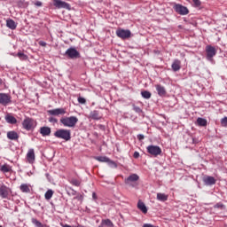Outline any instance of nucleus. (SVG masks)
Instances as JSON below:
<instances>
[{
	"instance_id": "aec40b11",
	"label": "nucleus",
	"mask_w": 227,
	"mask_h": 227,
	"mask_svg": "<svg viewBox=\"0 0 227 227\" xmlns=\"http://www.w3.org/2000/svg\"><path fill=\"white\" fill-rule=\"evenodd\" d=\"M7 137L11 141H17L19 139V134L16 131H9L7 132Z\"/></svg>"
},
{
	"instance_id": "37998d69",
	"label": "nucleus",
	"mask_w": 227,
	"mask_h": 227,
	"mask_svg": "<svg viewBox=\"0 0 227 227\" xmlns=\"http://www.w3.org/2000/svg\"><path fill=\"white\" fill-rule=\"evenodd\" d=\"M133 157H134V159H139V152H135L134 153H133Z\"/></svg>"
},
{
	"instance_id": "a211bd4d",
	"label": "nucleus",
	"mask_w": 227,
	"mask_h": 227,
	"mask_svg": "<svg viewBox=\"0 0 227 227\" xmlns=\"http://www.w3.org/2000/svg\"><path fill=\"white\" fill-rule=\"evenodd\" d=\"M137 208L138 210H141L144 214H148V207H146L145 202L141 200H138L137 202Z\"/></svg>"
},
{
	"instance_id": "a878e982",
	"label": "nucleus",
	"mask_w": 227,
	"mask_h": 227,
	"mask_svg": "<svg viewBox=\"0 0 227 227\" xmlns=\"http://www.w3.org/2000/svg\"><path fill=\"white\" fill-rule=\"evenodd\" d=\"M90 118L92 120H100V118H102V116H100V114L98 113V111L94 110L90 113Z\"/></svg>"
},
{
	"instance_id": "f257e3e1",
	"label": "nucleus",
	"mask_w": 227,
	"mask_h": 227,
	"mask_svg": "<svg viewBox=\"0 0 227 227\" xmlns=\"http://www.w3.org/2000/svg\"><path fill=\"white\" fill-rule=\"evenodd\" d=\"M79 119L75 116L62 117L60 119V123L63 124L64 127H68L69 129H74Z\"/></svg>"
},
{
	"instance_id": "f03ea898",
	"label": "nucleus",
	"mask_w": 227,
	"mask_h": 227,
	"mask_svg": "<svg viewBox=\"0 0 227 227\" xmlns=\"http://www.w3.org/2000/svg\"><path fill=\"white\" fill-rule=\"evenodd\" d=\"M54 137L58 139H64V141H70L72 133L70 129H60L54 133Z\"/></svg>"
},
{
	"instance_id": "0eeeda50",
	"label": "nucleus",
	"mask_w": 227,
	"mask_h": 227,
	"mask_svg": "<svg viewBox=\"0 0 227 227\" xmlns=\"http://www.w3.org/2000/svg\"><path fill=\"white\" fill-rule=\"evenodd\" d=\"M115 33L118 38H121V40H127V38L132 36V33L129 29L119 28Z\"/></svg>"
},
{
	"instance_id": "39448f33",
	"label": "nucleus",
	"mask_w": 227,
	"mask_h": 227,
	"mask_svg": "<svg viewBox=\"0 0 227 227\" xmlns=\"http://www.w3.org/2000/svg\"><path fill=\"white\" fill-rule=\"evenodd\" d=\"M217 54V50L212 45L206 46V58L207 61H213L214 57Z\"/></svg>"
},
{
	"instance_id": "393cba45",
	"label": "nucleus",
	"mask_w": 227,
	"mask_h": 227,
	"mask_svg": "<svg viewBox=\"0 0 227 227\" xmlns=\"http://www.w3.org/2000/svg\"><path fill=\"white\" fill-rule=\"evenodd\" d=\"M0 171H2V173H10L12 167L8 164H4L0 167Z\"/></svg>"
},
{
	"instance_id": "4c0bfd02",
	"label": "nucleus",
	"mask_w": 227,
	"mask_h": 227,
	"mask_svg": "<svg viewBox=\"0 0 227 227\" xmlns=\"http://www.w3.org/2000/svg\"><path fill=\"white\" fill-rule=\"evenodd\" d=\"M221 125H222V127H227V117H223L221 120Z\"/></svg>"
},
{
	"instance_id": "20e7f679",
	"label": "nucleus",
	"mask_w": 227,
	"mask_h": 227,
	"mask_svg": "<svg viewBox=\"0 0 227 227\" xmlns=\"http://www.w3.org/2000/svg\"><path fill=\"white\" fill-rule=\"evenodd\" d=\"M64 56H67L69 59H77L81 58V53L75 48L70 47L66 51Z\"/></svg>"
},
{
	"instance_id": "7c9ffc66",
	"label": "nucleus",
	"mask_w": 227,
	"mask_h": 227,
	"mask_svg": "<svg viewBox=\"0 0 227 227\" xmlns=\"http://www.w3.org/2000/svg\"><path fill=\"white\" fill-rule=\"evenodd\" d=\"M21 61H26L27 59V55L24 54L23 52L20 51L16 55Z\"/></svg>"
},
{
	"instance_id": "c03bdc74",
	"label": "nucleus",
	"mask_w": 227,
	"mask_h": 227,
	"mask_svg": "<svg viewBox=\"0 0 227 227\" xmlns=\"http://www.w3.org/2000/svg\"><path fill=\"white\" fill-rule=\"evenodd\" d=\"M39 45H41V47H46L47 46V43H45L43 41H40L39 42Z\"/></svg>"
},
{
	"instance_id": "7ed1b4c3",
	"label": "nucleus",
	"mask_w": 227,
	"mask_h": 227,
	"mask_svg": "<svg viewBox=\"0 0 227 227\" xmlns=\"http://www.w3.org/2000/svg\"><path fill=\"white\" fill-rule=\"evenodd\" d=\"M22 127L25 130H33L36 127V121L32 118L26 117L22 121Z\"/></svg>"
},
{
	"instance_id": "e433bc0d",
	"label": "nucleus",
	"mask_w": 227,
	"mask_h": 227,
	"mask_svg": "<svg viewBox=\"0 0 227 227\" xmlns=\"http://www.w3.org/2000/svg\"><path fill=\"white\" fill-rule=\"evenodd\" d=\"M192 3L196 8L201 6V1L200 0H192Z\"/></svg>"
},
{
	"instance_id": "72a5a7b5",
	"label": "nucleus",
	"mask_w": 227,
	"mask_h": 227,
	"mask_svg": "<svg viewBox=\"0 0 227 227\" xmlns=\"http://www.w3.org/2000/svg\"><path fill=\"white\" fill-rule=\"evenodd\" d=\"M32 224H35V227H43V225L40 223V221L36 220V218H32Z\"/></svg>"
},
{
	"instance_id": "5701e85b",
	"label": "nucleus",
	"mask_w": 227,
	"mask_h": 227,
	"mask_svg": "<svg viewBox=\"0 0 227 227\" xmlns=\"http://www.w3.org/2000/svg\"><path fill=\"white\" fill-rule=\"evenodd\" d=\"M6 26L9 27V29H17V23L12 19H9L6 20Z\"/></svg>"
},
{
	"instance_id": "4be33fe9",
	"label": "nucleus",
	"mask_w": 227,
	"mask_h": 227,
	"mask_svg": "<svg viewBox=\"0 0 227 227\" xmlns=\"http://www.w3.org/2000/svg\"><path fill=\"white\" fill-rule=\"evenodd\" d=\"M99 226L114 227V223H113V221H111V219H103L101 221V225Z\"/></svg>"
},
{
	"instance_id": "de8ad7c7",
	"label": "nucleus",
	"mask_w": 227,
	"mask_h": 227,
	"mask_svg": "<svg viewBox=\"0 0 227 227\" xmlns=\"http://www.w3.org/2000/svg\"><path fill=\"white\" fill-rule=\"evenodd\" d=\"M92 200H97V193L95 192L92 193Z\"/></svg>"
},
{
	"instance_id": "9d476101",
	"label": "nucleus",
	"mask_w": 227,
	"mask_h": 227,
	"mask_svg": "<svg viewBox=\"0 0 227 227\" xmlns=\"http://www.w3.org/2000/svg\"><path fill=\"white\" fill-rule=\"evenodd\" d=\"M174 10L179 15H187L189 13V9H187V7H185L180 4H176L174 5Z\"/></svg>"
},
{
	"instance_id": "9b49d317",
	"label": "nucleus",
	"mask_w": 227,
	"mask_h": 227,
	"mask_svg": "<svg viewBox=\"0 0 227 227\" xmlns=\"http://www.w3.org/2000/svg\"><path fill=\"white\" fill-rule=\"evenodd\" d=\"M12 192V190L3 184L2 186H0V198H2L3 200H8V196H10V193Z\"/></svg>"
},
{
	"instance_id": "6ab92c4d",
	"label": "nucleus",
	"mask_w": 227,
	"mask_h": 227,
	"mask_svg": "<svg viewBox=\"0 0 227 227\" xmlns=\"http://www.w3.org/2000/svg\"><path fill=\"white\" fill-rule=\"evenodd\" d=\"M20 191H21V192L29 193L31 192V185L27 184H21L20 185Z\"/></svg>"
},
{
	"instance_id": "6e6552de",
	"label": "nucleus",
	"mask_w": 227,
	"mask_h": 227,
	"mask_svg": "<svg viewBox=\"0 0 227 227\" xmlns=\"http://www.w3.org/2000/svg\"><path fill=\"white\" fill-rule=\"evenodd\" d=\"M53 6L58 8V10H61L64 8L65 10H70L71 6L70 4L63 1V0H53Z\"/></svg>"
},
{
	"instance_id": "f3484780",
	"label": "nucleus",
	"mask_w": 227,
	"mask_h": 227,
	"mask_svg": "<svg viewBox=\"0 0 227 227\" xmlns=\"http://www.w3.org/2000/svg\"><path fill=\"white\" fill-rule=\"evenodd\" d=\"M155 88L160 97H164V95H166V88H164V86L158 84L155 86Z\"/></svg>"
},
{
	"instance_id": "2f4dec72",
	"label": "nucleus",
	"mask_w": 227,
	"mask_h": 227,
	"mask_svg": "<svg viewBox=\"0 0 227 227\" xmlns=\"http://www.w3.org/2000/svg\"><path fill=\"white\" fill-rule=\"evenodd\" d=\"M53 195H54V192L52 190H48L44 194V198L45 200H51Z\"/></svg>"
},
{
	"instance_id": "2eb2a0df",
	"label": "nucleus",
	"mask_w": 227,
	"mask_h": 227,
	"mask_svg": "<svg viewBox=\"0 0 227 227\" xmlns=\"http://www.w3.org/2000/svg\"><path fill=\"white\" fill-rule=\"evenodd\" d=\"M203 182L205 185H215V178H214V176H207L203 178Z\"/></svg>"
},
{
	"instance_id": "412c9836",
	"label": "nucleus",
	"mask_w": 227,
	"mask_h": 227,
	"mask_svg": "<svg viewBox=\"0 0 227 227\" xmlns=\"http://www.w3.org/2000/svg\"><path fill=\"white\" fill-rule=\"evenodd\" d=\"M5 121L11 123V125H15V123H17V119L12 114H7L5 115Z\"/></svg>"
},
{
	"instance_id": "ea45409f",
	"label": "nucleus",
	"mask_w": 227,
	"mask_h": 227,
	"mask_svg": "<svg viewBox=\"0 0 227 227\" xmlns=\"http://www.w3.org/2000/svg\"><path fill=\"white\" fill-rule=\"evenodd\" d=\"M49 121L51 123H58V119L54 118V117H50L49 118Z\"/></svg>"
},
{
	"instance_id": "1a4fd4ad",
	"label": "nucleus",
	"mask_w": 227,
	"mask_h": 227,
	"mask_svg": "<svg viewBox=\"0 0 227 227\" xmlns=\"http://www.w3.org/2000/svg\"><path fill=\"white\" fill-rule=\"evenodd\" d=\"M9 104H12V96L7 93L0 92V105L8 106Z\"/></svg>"
},
{
	"instance_id": "ddd939ff",
	"label": "nucleus",
	"mask_w": 227,
	"mask_h": 227,
	"mask_svg": "<svg viewBox=\"0 0 227 227\" xmlns=\"http://www.w3.org/2000/svg\"><path fill=\"white\" fill-rule=\"evenodd\" d=\"M48 114H50L51 116H59V114H67V110H65V108H56L49 110Z\"/></svg>"
},
{
	"instance_id": "dca6fc26",
	"label": "nucleus",
	"mask_w": 227,
	"mask_h": 227,
	"mask_svg": "<svg viewBox=\"0 0 227 227\" xmlns=\"http://www.w3.org/2000/svg\"><path fill=\"white\" fill-rule=\"evenodd\" d=\"M181 65H182V62L179 59H175L171 66L172 70L174 72H178V70H180V68H182Z\"/></svg>"
},
{
	"instance_id": "473e14b6",
	"label": "nucleus",
	"mask_w": 227,
	"mask_h": 227,
	"mask_svg": "<svg viewBox=\"0 0 227 227\" xmlns=\"http://www.w3.org/2000/svg\"><path fill=\"white\" fill-rule=\"evenodd\" d=\"M70 184H72V185H74V187H79V185H81V181H79V179L72 178L70 180Z\"/></svg>"
},
{
	"instance_id": "b1692460",
	"label": "nucleus",
	"mask_w": 227,
	"mask_h": 227,
	"mask_svg": "<svg viewBox=\"0 0 227 227\" xmlns=\"http://www.w3.org/2000/svg\"><path fill=\"white\" fill-rule=\"evenodd\" d=\"M139 180V176L137 174H132L126 179V184H130V182H137Z\"/></svg>"
},
{
	"instance_id": "423d86ee",
	"label": "nucleus",
	"mask_w": 227,
	"mask_h": 227,
	"mask_svg": "<svg viewBox=\"0 0 227 227\" xmlns=\"http://www.w3.org/2000/svg\"><path fill=\"white\" fill-rule=\"evenodd\" d=\"M146 150L150 155H153V157H158V155H160V153H162V149H160L159 145H148L146 147Z\"/></svg>"
},
{
	"instance_id": "c9c22d12",
	"label": "nucleus",
	"mask_w": 227,
	"mask_h": 227,
	"mask_svg": "<svg viewBox=\"0 0 227 227\" xmlns=\"http://www.w3.org/2000/svg\"><path fill=\"white\" fill-rule=\"evenodd\" d=\"M133 111H135V113H137L138 114H140V113H143L141 107L136 106H133Z\"/></svg>"
},
{
	"instance_id": "a18cd8bd",
	"label": "nucleus",
	"mask_w": 227,
	"mask_h": 227,
	"mask_svg": "<svg viewBox=\"0 0 227 227\" xmlns=\"http://www.w3.org/2000/svg\"><path fill=\"white\" fill-rule=\"evenodd\" d=\"M63 227H84L83 225L78 224L77 226H72L68 224H64Z\"/></svg>"
},
{
	"instance_id": "58836bf2",
	"label": "nucleus",
	"mask_w": 227,
	"mask_h": 227,
	"mask_svg": "<svg viewBox=\"0 0 227 227\" xmlns=\"http://www.w3.org/2000/svg\"><path fill=\"white\" fill-rule=\"evenodd\" d=\"M79 104H86V99L82 97L78 98Z\"/></svg>"
},
{
	"instance_id": "c85d7f7f",
	"label": "nucleus",
	"mask_w": 227,
	"mask_h": 227,
	"mask_svg": "<svg viewBox=\"0 0 227 227\" xmlns=\"http://www.w3.org/2000/svg\"><path fill=\"white\" fill-rule=\"evenodd\" d=\"M197 123L200 127H207V121L201 117L197 119Z\"/></svg>"
},
{
	"instance_id": "79ce46f5",
	"label": "nucleus",
	"mask_w": 227,
	"mask_h": 227,
	"mask_svg": "<svg viewBox=\"0 0 227 227\" xmlns=\"http://www.w3.org/2000/svg\"><path fill=\"white\" fill-rule=\"evenodd\" d=\"M137 137L138 141H143V139H145V135H143V134H138V135L137 136Z\"/></svg>"
},
{
	"instance_id": "c756f323",
	"label": "nucleus",
	"mask_w": 227,
	"mask_h": 227,
	"mask_svg": "<svg viewBox=\"0 0 227 227\" xmlns=\"http://www.w3.org/2000/svg\"><path fill=\"white\" fill-rule=\"evenodd\" d=\"M96 160H98V162H107L109 161V158L107 156H97L95 157Z\"/></svg>"
},
{
	"instance_id": "a19ab883",
	"label": "nucleus",
	"mask_w": 227,
	"mask_h": 227,
	"mask_svg": "<svg viewBox=\"0 0 227 227\" xmlns=\"http://www.w3.org/2000/svg\"><path fill=\"white\" fill-rule=\"evenodd\" d=\"M215 208H224V205L223 203H217L215 205Z\"/></svg>"
},
{
	"instance_id": "4468645a",
	"label": "nucleus",
	"mask_w": 227,
	"mask_h": 227,
	"mask_svg": "<svg viewBox=\"0 0 227 227\" xmlns=\"http://www.w3.org/2000/svg\"><path fill=\"white\" fill-rule=\"evenodd\" d=\"M51 128L47 126L41 127L39 129V134H41L43 137H47L51 136Z\"/></svg>"
},
{
	"instance_id": "f704fd0d",
	"label": "nucleus",
	"mask_w": 227,
	"mask_h": 227,
	"mask_svg": "<svg viewBox=\"0 0 227 227\" xmlns=\"http://www.w3.org/2000/svg\"><path fill=\"white\" fill-rule=\"evenodd\" d=\"M108 163V166L110 168H118V165L116 164V162L111 160L109 158H108V161H106Z\"/></svg>"
},
{
	"instance_id": "cd10ccee",
	"label": "nucleus",
	"mask_w": 227,
	"mask_h": 227,
	"mask_svg": "<svg viewBox=\"0 0 227 227\" xmlns=\"http://www.w3.org/2000/svg\"><path fill=\"white\" fill-rule=\"evenodd\" d=\"M141 96L143 97V98H145L146 100L152 98V93L148 90L142 91Z\"/></svg>"
},
{
	"instance_id": "f8f14e48",
	"label": "nucleus",
	"mask_w": 227,
	"mask_h": 227,
	"mask_svg": "<svg viewBox=\"0 0 227 227\" xmlns=\"http://www.w3.org/2000/svg\"><path fill=\"white\" fill-rule=\"evenodd\" d=\"M26 159L28 164H35V149H29L27 151Z\"/></svg>"
},
{
	"instance_id": "49530a36",
	"label": "nucleus",
	"mask_w": 227,
	"mask_h": 227,
	"mask_svg": "<svg viewBox=\"0 0 227 227\" xmlns=\"http://www.w3.org/2000/svg\"><path fill=\"white\" fill-rule=\"evenodd\" d=\"M42 4H42L41 1H36V2L35 3V6H39V7H40V6H42Z\"/></svg>"
},
{
	"instance_id": "bb28decb",
	"label": "nucleus",
	"mask_w": 227,
	"mask_h": 227,
	"mask_svg": "<svg viewBox=\"0 0 227 227\" xmlns=\"http://www.w3.org/2000/svg\"><path fill=\"white\" fill-rule=\"evenodd\" d=\"M158 201H168V195L166 193H157Z\"/></svg>"
},
{
	"instance_id": "09e8293b",
	"label": "nucleus",
	"mask_w": 227,
	"mask_h": 227,
	"mask_svg": "<svg viewBox=\"0 0 227 227\" xmlns=\"http://www.w3.org/2000/svg\"><path fill=\"white\" fill-rule=\"evenodd\" d=\"M0 84H1V80H0Z\"/></svg>"
}]
</instances>
